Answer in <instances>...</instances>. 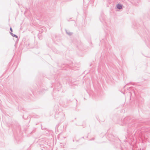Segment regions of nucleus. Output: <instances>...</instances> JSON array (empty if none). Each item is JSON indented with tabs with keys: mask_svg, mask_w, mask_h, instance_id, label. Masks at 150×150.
<instances>
[{
	"mask_svg": "<svg viewBox=\"0 0 150 150\" xmlns=\"http://www.w3.org/2000/svg\"><path fill=\"white\" fill-rule=\"evenodd\" d=\"M117 8L119 9H120L122 8V6L121 5H120V4H117Z\"/></svg>",
	"mask_w": 150,
	"mask_h": 150,
	"instance_id": "nucleus-1",
	"label": "nucleus"
}]
</instances>
